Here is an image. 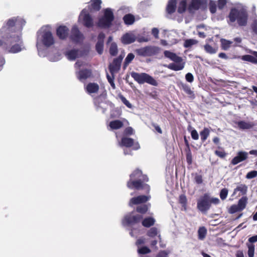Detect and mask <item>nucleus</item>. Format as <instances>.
I'll use <instances>...</instances> for the list:
<instances>
[{
	"instance_id": "20",
	"label": "nucleus",
	"mask_w": 257,
	"mask_h": 257,
	"mask_svg": "<svg viewBox=\"0 0 257 257\" xmlns=\"http://www.w3.org/2000/svg\"><path fill=\"white\" fill-rule=\"evenodd\" d=\"M207 0H192L191 4L189 6L190 11L196 10L205 5Z\"/></svg>"
},
{
	"instance_id": "48",
	"label": "nucleus",
	"mask_w": 257,
	"mask_h": 257,
	"mask_svg": "<svg viewBox=\"0 0 257 257\" xmlns=\"http://www.w3.org/2000/svg\"><path fill=\"white\" fill-rule=\"evenodd\" d=\"M179 202L182 204V207L186 209L187 198L184 195H181L179 197Z\"/></svg>"
},
{
	"instance_id": "59",
	"label": "nucleus",
	"mask_w": 257,
	"mask_h": 257,
	"mask_svg": "<svg viewBox=\"0 0 257 257\" xmlns=\"http://www.w3.org/2000/svg\"><path fill=\"white\" fill-rule=\"evenodd\" d=\"M186 80L189 82H192L194 80V77L191 73H188L185 76Z\"/></svg>"
},
{
	"instance_id": "9",
	"label": "nucleus",
	"mask_w": 257,
	"mask_h": 257,
	"mask_svg": "<svg viewBox=\"0 0 257 257\" xmlns=\"http://www.w3.org/2000/svg\"><path fill=\"white\" fill-rule=\"evenodd\" d=\"M78 22L87 28L93 26V19L88 10L83 9L79 16Z\"/></svg>"
},
{
	"instance_id": "24",
	"label": "nucleus",
	"mask_w": 257,
	"mask_h": 257,
	"mask_svg": "<svg viewBox=\"0 0 257 257\" xmlns=\"http://www.w3.org/2000/svg\"><path fill=\"white\" fill-rule=\"evenodd\" d=\"M99 86L97 84L95 83H90L88 84L85 89L88 93L92 94V93H96L99 90Z\"/></svg>"
},
{
	"instance_id": "50",
	"label": "nucleus",
	"mask_w": 257,
	"mask_h": 257,
	"mask_svg": "<svg viewBox=\"0 0 257 257\" xmlns=\"http://www.w3.org/2000/svg\"><path fill=\"white\" fill-rule=\"evenodd\" d=\"M150 249L147 246H143L141 248H139L138 252L140 254H146L150 252Z\"/></svg>"
},
{
	"instance_id": "30",
	"label": "nucleus",
	"mask_w": 257,
	"mask_h": 257,
	"mask_svg": "<svg viewBox=\"0 0 257 257\" xmlns=\"http://www.w3.org/2000/svg\"><path fill=\"white\" fill-rule=\"evenodd\" d=\"M247 188V187L245 185L240 184L234 190L232 195H235L237 191H239L242 195L245 194Z\"/></svg>"
},
{
	"instance_id": "1",
	"label": "nucleus",
	"mask_w": 257,
	"mask_h": 257,
	"mask_svg": "<svg viewBox=\"0 0 257 257\" xmlns=\"http://www.w3.org/2000/svg\"><path fill=\"white\" fill-rule=\"evenodd\" d=\"M26 21L21 18H13L0 30V47L8 53H17L24 49L21 30Z\"/></svg>"
},
{
	"instance_id": "55",
	"label": "nucleus",
	"mask_w": 257,
	"mask_h": 257,
	"mask_svg": "<svg viewBox=\"0 0 257 257\" xmlns=\"http://www.w3.org/2000/svg\"><path fill=\"white\" fill-rule=\"evenodd\" d=\"M148 242H149V240H148V238H141L138 239L137 240V241H136V245L138 246H139V245H140L141 244H145Z\"/></svg>"
},
{
	"instance_id": "60",
	"label": "nucleus",
	"mask_w": 257,
	"mask_h": 257,
	"mask_svg": "<svg viewBox=\"0 0 257 257\" xmlns=\"http://www.w3.org/2000/svg\"><path fill=\"white\" fill-rule=\"evenodd\" d=\"M191 135L193 139L197 140L199 138V136L197 132L195 130H193L191 132Z\"/></svg>"
},
{
	"instance_id": "3",
	"label": "nucleus",
	"mask_w": 257,
	"mask_h": 257,
	"mask_svg": "<svg viewBox=\"0 0 257 257\" xmlns=\"http://www.w3.org/2000/svg\"><path fill=\"white\" fill-rule=\"evenodd\" d=\"M248 13L246 8L241 4L232 7L229 13L228 23L236 22L239 26H245L248 21Z\"/></svg>"
},
{
	"instance_id": "27",
	"label": "nucleus",
	"mask_w": 257,
	"mask_h": 257,
	"mask_svg": "<svg viewBox=\"0 0 257 257\" xmlns=\"http://www.w3.org/2000/svg\"><path fill=\"white\" fill-rule=\"evenodd\" d=\"M123 124L122 121L119 120H114L111 121L109 123V127L110 130H118L122 127Z\"/></svg>"
},
{
	"instance_id": "32",
	"label": "nucleus",
	"mask_w": 257,
	"mask_h": 257,
	"mask_svg": "<svg viewBox=\"0 0 257 257\" xmlns=\"http://www.w3.org/2000/svg\"><path fill=\"white\" fill-rule=\"evenodd\" d=\"M48 58L50 61L56 62L61 59V55L59 52H56L54 54H49Z\"/></svg>"
},
{
	"instance_id": "10",
	"label": "nucleus",
	"mask_w": 257,
	"mask_h": 257,
	"mask_svg": "<svg viewBox=\"0 0 257 257\" xmlns=\"http://www.w3.org/2000/svg\"><path fill=\"white\" fill-rule=\"evenodd\" d=\"M148 240L152 246H155L159 240H161V235L158 229L151 228L147 232Z\"/></svg>"
},
{
	"instance_id": "18",
	"label": "nucleus",
	"mask_w": 257,
	"mask_h": 257,
	"mask_svg": "<svg viewBox=\"0 0 257 257\" xmlns=\"http://www.w3.org/2000/svg\"><path fill=\"white\" fill-rule=\"evenodd\" d=\"M248 158V153L244 151H239L236 156L233 158L231 161V164L233 165L245 160Z\"/></svg>"
},
{
	"instance_id": "40",
	"label": "nucleus",
	"mask_w": 257,
	"mask_h": 257,
	"mask_svg": "<svg viewBox=\"0 0 257 257\" xmlns=\"http://www.w3.org/2000/svg\"><path fill=\"white\" fill-rule=\"evenodd\" d=\"M238 126L241 129H248L251 127V125L248 122L240 121L237 123Z\"/></svg>"
},
{
	"instance_id": "34",
	"label": "nucleus",
	"mask_w": 257,
	"mask_h": 257,
	"mask_svg": "<svg viewBox=\"0 0 257 257\" xmlns=\"http://www.w3.org/2000/svg\"><path fill=\"white\" fill-rule=\"evenodd\" d=\"M220 41L221 48L224 50H228L230 47L231 44L233 43L232 41H230L223 39H221Z\"/></svg>"
},
{
	"instance_id": "42",
	"label": "nucleus",
	"mask_w": 257,
	"mask_h": 257,
	"mask_svg": "<svg viewBox=\"0 0 257 257\" xmlns=\"http://www.w3.org/2000/svg\"><path fill=\"white\" fill-rule=\"evenodd\" d=\"M96 50L99 54H101L103 51V42H97L96 44Z\"/></svg>"
},
{
	"instance_id": "6",
	"label": "nucleus",
	"mask_w": 257,
	"mask_h": 257,
	"mask_svg": "<svg viewBox=\"0 0 257 257\" xmlns=\"http://www.w3.org/2000/svg\"><path fill=\"white\" fill-rule=\"evenodd\" d=\"M102 13L98 19L97 25L102 28H109L114 20L113 11L110 8H106L103 10Z\"/></svg>"
},
{
	"instance_id": "16",
	"label": "nucleus",
	"mask_w": 257,
	"mask_h": 257,
	"mask_svg": "<svg viewBox=\"0 0 257 257\" xmlns=\"http://www.w3.org/2000/svg\"><path fill=\"white\" fill-rule=\"evenodd\" d=\"M137 36L133 32H129L124 34L121 38V41L124 44H129L134 42Z\"/></svg>"
},
{
	"instance_id": "12",
	"label": "nucleus",
	"mask_w": 257,
	"mask_h": 257,
	"mask_svg": "<svg viewBox=\"0 0 257 257\" xmlns=\"http://www.w3.org/2000/svg\"><path fill=\"white\" fill-rule=\"evenodd\" d=\"M141 218L142 216L140 215L135 216L130 213L124 216L122 220V224L124 226L132 225L139 221Z\"/></svg>"
},
{
	"instance_id": "45",
	"label": "nucleus",
	"mask_w": 257,
	"mask_h": 257,
	"mask_svg": "<svg viewBox=\"0 0 257 257\" xmlns=\"http://www.w3.org/2000/svg\"><path fill=\"white\" fill-rule=\"evenodd\" d=\"M87 63L82 60H78L75 64V68L76 69H80L81 67L83 68L86 65Z\"/></svg>"
},
{
	"instance_id": "17",
	"label": "nucleus",
	"mask_w": 257,
	"mask_h": 257,
	"mask_svg": "<svg viewBox=\"0 0 257 257\" xmlns=\"http://www.w3.org/2000/svg\"><path fill=\"white\" fill-rule=\"evenodd\" d=\"M65 55L68 60L73 61L77 58L81 57L82 56V53L81 51L78 50L72 49L67 51Z\"/></svg>"
},
{
	"instance_id": "11",
	"label": "nucleus",
	"mask_w": 257,
	"mask_h": 257,
	"mask_svg": "<svg viewBox=\"0 0 257 257\" xmlns=\"http://www.w3.org/2000/svg\"><path fill=\"white\" fill-rule=\"evenodd\" d=\"M209 201V196L204 195L197 201V208L202 212H207L211 206Z\"/></svg>"
},
{
	"instance_id": "41",
	"label": "nucleus",
	"mask_w": 257,
	"mask_h": 257,
	"mask_svg": "<svg viewBox=\"0 0 257 257\" xmlns=\"http://www.w3.org/2000/svg\"><path fill=\"white\" fill-rule=\"evenodd\" d=\"M209 130L207 128H204L200 133L201 140L205 141L209 135Z\"/></svg>"
},
{
	"instance_id": "8",
	"label": "nucleus",
	"mask_w": 257,
	"mask_h": 257,
	"mask_svg": "<svg viewBox=\"0 0 257 257\" xmlns=\"http://www.w3.org/2000/svg\"><path fill=\"white\" fill-rule=\"evenodd\" d=\"M160 48L156 46H146L136 50L137 55L143 57H149L157 55L160 52Z\"/></svg>"
},
{
	"instance_id": "36",
	"label": "nucleus",
	"mask_w": 257,
	"mask_h": 257,
	"mask_svg": "<svg viewBox=\"0 0 257 257\" xmlns=\"http://www.w3.org/2000/svg\"><path fill=\"white\" fill-rule=\"evenodd\" d=\"M198 43V41L193 39H187L185 41L184 43V46L185 48H189L191 47L193 45L196 44Z\"/></svg>"
},
{
	"instance_id": "2",
	"label": "nucleus",
	"mask_w": 257,
	"mask_h": 257,
	"mask_svg": "<svg viewBox=\"0 0 257 257\" xmlns=\"http://www.w3.org/2000/svg\"><path fill=\"white\" fill-rule=\"evenodd\" d=\"M55 41L51 27L49 25L42 27L37 33L36 46L39 55L43 56L41 51L44 47L49 48L55 44Z\"/></svg>"
},
{
	"instance_id": "29",
	"label": "nucleus",
	"mask_w": 257,
	"mask_h": 257,
	"mask_svg": "<svg viewBox=\"0 0 257 257\" xmlns=\"http://www.w3.org/2000/svg\"><path fill=\"white\" fill-rule=\"evenodd\" d=\"M204 49L206 53L210 54H215L218 51L217 46H212L208 44H206L204 46Z\"/></svg>"
},
{
	"instance_id": "39",
	"label": "nucleus",
	"mask_w": 257,
	"mask_h": 257,
	"mask_svg": "<svg viewBox=\"0 0 257 257\" xmlns=\"http://www.w3.org/2000/svg\"><path fill=\"white\" fill-rule=\"evenodd\" d=\"M198 238L202 240L205 238V237L206 236V229L204 227H200L198 231Z\"/></svg>"
},
{
	"instance_id": "25",
	"label": "nucleus",
	"mask_w": 257,
	"mask_h": 257,
	"mask_svg": "<svg viewBox=\"0 0 257 257\" xmlns=\"http://www.w3.org/2000/svg\"><path fill=\"white\" fill-rule=\"evenodd\" d=\"M76 74L77 78L80 80H83L90 76L91 72L87 69L79 70L76 71Z\"/></svg>"
},
{
	"instance_id": "21",
	"label": "nucleus",
	"mask_w": 257,
	"mask_h": 257,
	"mask_svg": "<svg viewBox=\"0 0 257 257\" xmlns=\"http://www.w3.org/2000/svg\"><path fill=\"white\" fill-rule=\"evenodd\" d=\"M68 28L65 26H60L56 30V34L60 39H65L68 35Z\"/></svg>"
},
{
	"instance_id": "58",
	"label": "nucleus",
	"mask_w": 257,
	"mask_h": 257,
	"mask_svg": "<svg viewBox=\"0 0 257 257\" xmlns=\"http://www.w3.org/2000/svg\"><path fill=\"white\" fill-rule=\"evenodd\" d=\"M251 28L252 31L257 34V19L253 21L251 25Z\"/></svg>"
},
{
	"instance_id": "46",
	"label": "nucleus",
	"mask_w": 257,
	"mask_h": 257,
	"mask_svg": "<svg viewBox=\"0 0 257 257\" xmlns=\"http://www.w3.org/2000/svg\"><path fill=\"white\" fill-rule=\"evenodd\" d=\"M135 58L133 53H129L125 59L124 65L126 66Z\"/></svg>"
},
{
	"instance_id": "26",
	"label": "nucleus",
	"mask_w": 257,
	"mask_h": 257,
	"mask_svg": "<svg viewBox=\"0 0 257 257\" xmlns=\"http://www.w3.org/2000/svg\"><path fill=\"white\" fill-rule=\"evenodd\" d=\"M94 104L97 107V109H101L103 112H104L105 110L106 109L107 104L103 101L100 97L95 99Z\"/></svg>"
},
{
	"instance_id": "4",
	"label": "nucleus",
	"mask_w": 257,
	"mask_h": 257,
	"mask_svg": "<svg viewBox=\"0 0 257 257\" xmlns=\"http://www.w3.org/2000/svg\"><path fill=\"white\" fill-rule=\"evenodd\" d=\"M130 181L127 182V187L130 188H135L137 189L146 188L147 189L149 187L148 185L143 183V181H147V177L142 174V172L139 169L136 170L130 176Z\"/></svg>"
},
{
	"instance_id": "38",
	"label": "nucleus",
	"mask_w": 257,
	"mask_h": 257,
	"mask_svg": "<svg viewBox=\"0 0 257 257\" xmlns=\"http://www.w3.org/2000/svg\"><path fill=\"white\" fill-rule=\"evenodd\" d=\"M246 202L247 199L246 197H242L238 201L237 205L240 211L245 207Z\"/></svg>"
},
{
	"instance_id": "33",
	"label": "nucleus",
	"mask_w": 257,
	"mask_h": 257,
	"mask_svg": "<svg viewBox=\"0 0 257 257\" xmlns=\"http://www.w3.org/2000/svg\"><path fill=\"white\" fill-rule=\"evenodd\" d=\"M177 2L179 3L178 8V12L179 13H182L186 9V0H177Z\"/></svg>"
},
{
	"instance_id": "53",
	"label": "nucleus",
	"mask_w": 257,
	"mask_h": 257,
	"mask_svg": "<svg viewBox=\"0 0 257 257\" xmlns=\"http://www.w3.org/2000/svg\"><path fill=\"white\" fill-rule=\"evenodd\" d=\"M257 176V171H252L248 172L246 176V178L247 179H250L253 178Z\"/></svg>"
},
{
	"instance_id": "61",
	"label": "nucleus",
	"mask_w": 257,
	"mask_h": 257,
	"mask_svg": "<svg viewBox=\"0 0 257 257\" xmlns=\"http://www.w3.org/2000/svg\"><path fill=\"white\" fill-rule=\"evenodd\" d=\"M227 0H218V7L220 9H222L225 6Z\"/></svg>"
},
{
	"instance_id": "31",
	"label": "nucleus",
	"mask_w": 257,
	"mask_h": 257,
	"mask_svg": "<svg viewBox=\"0 0 257 257\" xmlns=\"http://www.w3.org/2000/svg\"><path fill=\"white\" fill-rule=\"evenodd\" d=\"M123 21L126 25H132L135 21V17L131 14H127L123 17Z\"/></svg>"
},
{
	"instance_id": "44",
	"label": "nucleus",
	"mask_w": 257,
	"mask_h": 257,
	"mask_svg": "<svg viewBox=\"0 0 257 257\" xmlns=\"http://www.w3.org/2000/svg\"><path fill=\"white\" fill-rule=\"evenodd\" d=\"M194 180L196 184H200L203 182L202 176L201 175L197 173L193 174Z\"/></svg>"
},
{
	"instance_id": "19",
	"label": "nucleus",
	"mask_w": 257,
	"mask_h": 257,
	"mask_svg": "<svg viewBox=\"0 0 257 257\" xmlns=\"http://www.w3.org/2000/svg\"><path fill=\"white\" fill-rule=\"evenodd\" d=\"M251 55H245L240 57L241 59L244 61L249 62L253 64H257V52L249 51Z\"/></svg>"
},
{
	"instance_id": "13",
	"label": "nucleus",
	"mask_w": 257,
	"mask_h": 257,
	"mask_svg": "<svg viewBox=\"0 0 257 257\" xmlns=\"http://www.w3.org/2000/svg\"><path fill=\"white\" fill-rule=\"evenodd\" d=\"M118 145L120 147L126 148L133 147L134 150H138L140 148L139 144L138 143H135L133 139L126 137H122L121 141H118Z\"/></svg>"
},
{
	"instance_id": "22",
	"label": "nucleus",
	"mask_w": 257,
	"mask_h": 257,
	"mask_svg": "<svg viewBox=\"0 0 257 257\" xmlns=\"http://www.w3.org/2000/svg\"><path fill=\"white\" fill-rule=\"evenodd\" d=\"M150 199V196L141 195L137 197L132 198L130 201V206H132L135 204H138L140 203H145Z\"/></svg>"
},
{
	"instance_id": "64",
	"label": "nucleus",
	"mask_w": 257,
	"mask_h": 257,
	"mask_svg": "<svg viewBox=\"0 0 257 257\" xmlns=\"http://www.w3.org/2000/svg\"><path fill=\"white\" fill-rule=\"evenodd\" d=\"M215 153L217 156L221 158H223L226 155V154L223 151H216Z\"/></svg>"
},
{
	"instance_id": "47",
	"label": "nucleus",
	"mask_w": 257,
	"mask_h": 257,
	"mask_svg": "<svg viewBox=\"0 0 257 257\" xmlns=\"http://www.w3.org/2000/svg\"><path fill=\"white\" fill-rule=\"evenodd\" d=\"M148 207L146 205L139 206L137 208V211L141 213H145L148 210Z\"/></svg>"
},
{
	"instance_id": "43",
	"label": "nucleus",
	"mask_w": 257,
	"mask_h": 257,
	"mask_svg": "<svg viewBox=\"0 0 257 257\" xmlns=\"http://www.w3.org/2000/svg\"><path fill=\"white\" fill-rule=\"evenodd\" d=\"M248 257H253L254 252V245L252 244H247Z\"/></svg>"
},
{
	"instance_id": "62",
	"label": "nucleus",
	"mask_w": 257,
	"mask_h": 257,
	"mask_svg": "<svg viewBox=\"0 0 257 257\" xmlns=\"http://www.w3.org/2000/svg\"><path fill=\"white\" fill-rule=\"evenodd\" d=\"M159 30L156 28H154L152 30V34L156 39L159 38Z\"/></svg>"
},
{
	"instance_id": "14",
	"label": "nucleus",
	"mask_w": 257,
	"mask_h": 257,
	"mask_svg": "<svg viewBox=\"0 0 257 257\" xmlns=\"http://www.w3.org/2000/svg\"><path fill=\"white\" fill-rule=\"evenodd\" d=\"M124 56V54L120 55L118 58L114 59L112 63L110 64L109 68L112 75L119 70L121 62Z\"/></svg>"
},
{
	"instance_id": "49",
	"label": "nucleus",
	"mask_w": 257,
	"mask_h": 257,
	"mask_svg": "<svg viewBox=\"0 0 257 257\" xmlns=\"http://www.w3.org/2000/svg\"><path fill=\"white\" fill-rule=\"evenodd\" d=\"M119 97L121 101L128 108H131L132 105L131 103L122 95H119Z\"/></svg>"
},
{
	"instance_id": "7",
	"label": "nucleus",
	"mask_w": 257,
	"mask_h": 257,
	"mask_svg": "<svg viewBox=\"0 0 257 257\" xmlns=\"http://www.w3.org/2000/svg\"><path fill=\"white\" fill-rule=\"evenodd\" d=\"M132 77L140 84L144 83H149L153 86H157V81L151 76L145 73H138L137 72H132Z\"/></svg>"
},
{
	"instance_id": "23",
	"label": "nucleus",
	"mask_w": 257,
	"mask_h": 257,
	"mask_svg": "<svg viewBox=\"0 0 257 257\" xmlns=\"http://www.w3.org/2000/svg\"><path fill=\"white\" fill-rule=\"evenodd\" d=\"M101 0H91L89 6L90 11H98L101 8Z\"/></svg>"
},
{
	"instance_id": "51",
	"label": "nucleus",
	"mask_w": 257,
	"mask_h": 257,
	"mask_svg": "<svg viewBox=\"0 0 257 257\" xmlns=\"http://www.w3.org/2000/svg\"><path fill=\"white\" fill-rule=\"evenodd\" d=\"M209 10L212 14H214L216 11V4L213 1H210L209 3Z\"/></svg>"
},
{
	"instance_id": "54",
	"label": "nucleus",
	"mask_w": 257,
	"mask_h": 257,
	"mask_svg": "<svg viewBox=\"0 0 257 257\" xmlns=\"http://www.w3.org/2000/svg\"><path fill=\"white\" fill-rule=\"evenodd\" d=\"M240 211V209H239L238 206L237 205H232L229 209V212L230 213L233 214L234 213L236 212Z\"/></svg>"
},
{
	"instance_id": "15",
	"label": "nucleus",
	"mask_w": 257,
	"mask_h": 257,
	"mask_svg": "<svg viewBox=\"0 0 257 257\" xmlns=\"http://www.w3.org/2000/svg\"><path fill=\"white\" fill-rule=\"evenodd\" d=\"M71 39L75 42H81L83 39V35L80 32L77 26H74L71 30Z\"/></svg>"
},
{
	"instance_id": "5",
	"label": "nucleus",
	"mask_w": 257,
	"mask_h": 257,
	"mask_svg": "<svg viewBox=\"0 0 257 257\" xmlns=\"http://www.w3.org/2000/svg\"><path fill=\"white\" fill-rule=\"evenodd\" d=\"M164 55L166 57L174 61V63L169 64L167 67L174 71H179L182 70L185 66V62L182 58L177 56L175 53L169 51H165Z\"/></svg>"
},
{
	"instance_id": "57",
	"label": "nucleus",
	"mask_w": 257,
	"mask_h": 257,
	"mask_svg": "<svg viewBox=\"0 0 257 257\" xmlns=\"http://www.w3.org/2000/svg\"><path fill=\"white\" fill-rule=\"evenodd\" d=\"M209 201L210 205L212 203L215 205H217L220 203V200L218 198L210 197L209 196Z\"/></svg>"
},
{
	"instance_id": "63",
	"label": "nucleus",
	"mask_w": 257,
	"mask_h": 257,
	"mask_svg": "<svg viewBox=\"0 0 257 257\" xmlns=\"http://www.w3.org/2000/svg\"><path fill=\"white\" fill-rule=\"evenodd\" d=\"M133 129L131 127H128L125 130L124 133L126 135H131L133 134Z\"/></svg>"
},
{
	"instance_id": "28",
	"label": "nucleus",
	"mask_w": 257,
	"mask_h": 257,
	"mask_svg": "<svg viewBox=\"0 0 257 257\" xmlns=\"http://www.w3.org/2000/svg\"><path fill=\"white\" fill-rule=\"evenodd\" d=\"M177 0H170L167 7V12L169 14L174 13L176 9V5Z\"/></svg>"
},
{
	"instance_id": "35",
	"label": "nucleus",
	"mask_w": 257,
	"mask_h": 257,
	"mask_svg": "<svg viewBox=\"0 0 257 257\" xmlns=\"http://www.w3.org/2000/svg\"><path fill=\"white\" fill-rule=\"evenodd\" d=\"M155 223V219L152 217L145 218L142 222L143 226L149 227L153 225Z\"/></svg>"
},
{
	"instance_id": "52",
	"label": "nucleus",
	"mask_w": 257,
	"mask_h": 257,
	"mask_svg": "<svg viewBox=\"0 0 257 257\" xmlns=\"http://www.w3.org/2000/svg\"><path fill=\"white\" fill-rule=\"evenodd\" d=\"M228 190L226 188L222 189L220 192V197L222 200H224L227 196Z\"/></svg>"
},
{
	"instance_id": "37",
	"label": "nucleus",
	"mask_w": 257,
	"mask_h": 257,
	"mask_svg": "<svg viewBox=\"0 0 257 257\" xmlns=\"http://www.w3.org/2000/svg\"><path fill=\"white\" fill-rule=\"evenodd\" d=\"M109 53L112 56H115L117 53V46L116 43H111L109 48Z\"/></svg>"
},
{
	"instance_id": "56",
	"label": "nucleus",
	"mask_w": 257,
	"mask_h": 257,
	"mask_svg": "<svg viewBox=\"0 0 257 257\" xmlns=\"http://www.w3.org/2000/svg\"><path fill=\"white\" fill-rule=\"evenodd\" d=\"M137 41L140 43L147 42L150 40V39L147 37L139 36L137 37Z\"/></svg>"
}]
</instances>
